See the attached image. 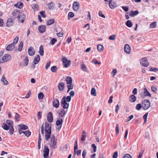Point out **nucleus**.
I'll use <instances>...</instances> for the list:
<instances>
[{"mask_svg": "<svg viewBox=\"0 0 158 158\" xmlns=\"http://www.w3.org/2000/svg\"><path fill=\"white\" fill-rule=\"evenodd\" d=\"M143 152H144V151L143 150H142V151H141L139 152V155L138 156V158H141L142 156L143 155Z\"/></svg>", "mask_w": 158, "mask_h": 158, "instance_id": "nucleus-63", "label": "nucleus"}, {"mask_svg": "<svg viewBox=\"0 0 158 158\" xmlns=\"http://www.w3.org/2000/svg\"><path fill=\"white\" fill-rule=\"evenodd\" d=\"M67 87L68 88L67 93H68L70 90L72 89H73V85L72 83L70 84H68L67 85Z\"/></svg>", "mask_w": 158, "mask_h": 158, "instance_id": "nucleus-31", "label": "nucleus"}, {"mask_svg": "<svg viewBox=\"0 0 158 158\" xmlns=\"http://www.w3.org/2000/svg\"><path fill=\"white\" fill-rule=\"evenodd\" d=\"M91 94L93 96H96L97 94L96 93V91L95 89L94 88H92L91 91Z\"/></svg>", "mask_w": 158, "mask_h": 158, "instance_id": "nucleus-40", "label": "nucleus"}, {"mask_svg": "<svg viewBox=\"0 0 158 158\" xmlns=\"http://www.w3.org/2000/svg\"><path fill=\"white\" fill-rule=\"evenodd\" d=\"M46 28L45 26L42 25L39 27L38 30L40 33H42L45 31Z\"/></svg>", "mask_w": 158, "mask_h": 158, "instance_id": "nucleus-16", "label": "nucleus"}, {"mask_svg": "<svg viewBox=\"0 0 158 158\" xmlns=\"http://www.w3.org/2000/svg\"><path fill=\"white\" fill-rule=\"evenodd\" d=\"M54 22V20L53 19H51L48 20L47 22V25L49 26L53 23Z\"/></svg>", "mask_w": 158, "mask_h": 158, "instance_id": "nucleus-38", "label": "nucleus"}, {"mask_svg": "<svg viewBox=\"0 0 158 158\" xmlns=\"http://www.w3.org/2000/svg\"><path fill=\"white\" fill-rule=\"evenodd\" d=\"M126 25L129 27H131L132 26V22L130 20H128L127 21Z\"/></svg>", "mask_w": 158, "mask_h": 158, "instance_id": "nucleus-41", "label": "nucleus"}, {"mask_svg": "<svg viewBox=\"0 0 158 158\" xmlns=\"http://www.w3.org/2000/svg\"><path fill=\"white\" fill-rule=\"evenodd\" d=\"M77 147H78L77 141V140H76L75 142V144H74V154L73 155V157H75V155L76 154V150L77 149Z\"/></svg>", "mask_w": 158, "mask_h": 158, "instance_id": "nucleus-28", "label": "nucleus"}, {"mask_svg": "<svg viewBox=\"0 0 158 158\" xmlns=\"http://www.w3.org/2000/svg\"><path fill=\"white\" fill-rule=\"evenodd\" d=\"M68 148V145L66 144H64L61 148L63 151H66Z\"/></svg>", "mask_w": 158, "mask_h": 158, "instance_id": "nucleus-47", "label": "nucleus"}, {"mask_svg": "<svg viewBox=\"0 0 158 158\" xmlns=\"http://www.w3.org/2000/svg\"><path fill=\"white\" fill-rule=\"evenodd\" d=\"M69 94V95H70V96L73 97L74 96L75 92L74 91H71L70 92Z\"/></svg>", "mask_w": 158, "mask_h": 158, "instance_id": "nucleus-64", "label": "nucleus"}, {"mask_svg": "<svg viewBox=\"0 0 158 158\" xmlns=\"http://www.w3.org/2000/svg\"><path fill=\"white\" fill-rule=\"evenodd\" d=\"M18 126L19 129L25 130L28 129L27 126L24 124H21L19 125H18Z\"/></svg>", "mask_w": 158, "mask_h": 158, "instance_id": "nucleus-24", "label": "nucleus"}, {"mask_svg": "<svg viewBox=\"0 0 158 158\" xmlns=\"http://www.w3.org/2000/svg\"><path fill=\"white\" fill-rule=\"evenodd\" d=\"M40 60V56L39 55H37L35 56L34 60V63L36 64H38Z\"/></svg>", "mask_w": 158, "mask_h": 158, "instance_id": "nucleus-21", "label": "nucleus"}, {"mask_svg": "<svg viewBox=\"0 0 158 158\" xmlns=\"http://www.w3.org/2000/svg\"><path fill=\"white\" fill-rule=\"evenodd\" d=\"M2 127L4 129L6 130H7L10 128L7 125V124L5 123H3Z\"/></svg>", "mask_w": 158, "mask_h": 158, "instance_id": "nucleus-36", "label": "nucleus"}, {"mask_svg": "<svg viewBox=\"0 0 158 158\" xmlns=\"http://www.w3.org/2000/svg\"><path fill=\"white\" fill-rule=\"evenodd\" d=\"M116 35H110L109 37V39L111 40H114L116 39Z\"/></svg>", "mask_w": 158, "mask_h": 158, "instance_id": "nucleus-51", "label": "nucleus"}, {"mask_svg": "<svg viewBox=\"0 0 158 158\" xmlns=\"http://www.w3.org/2000/svg\"><path fill=\"white\" fill-rule=\"evenodd\" d=\"M71 100V97L70 96H68L67 97L65 96L62 99L60 105L64 109H67L69 107V103L66 102V101L68 102H69Z\"/></svg>", "mask_w": 158, "mask_h": 158, "instance_id": "nucleus-1", "label": "nucleus"}, {"mask_svg": "<svg viewBox=\"0 0 158 158\" xmlns=\"http://www.w3.org/2000/svg\"><path fill=\"white\" fill-rule=\"evenodd\" d=\"M136 99V97L134 94L131 95L129 98V100L132 102H135V101Z\"/></svg>", "mask_w": 158, "mask_h": 158, "instance_id": "nucleus-23", "label": "nucleus"}, {"mask_svg": "<svg viewBox=\"0 0 158 158\" xmlns=\"http://www.w3.org/2000/svg\"><path fill=\"white\" fill-rule=\"evenodd\" d=\"M14 131V129L13 126L10 127L9 133L11 135L13 134Z\"/></svg>", "mask_w": 158, "mask_h": 158, "instance_id": "nucleus-53", "label": "nucleus"}, {"mask_svg": "<svg viewBox=\"0 0 158 158\" xmlns=\"http://www.w3.org/2000/svg\"><path fill=\"white\" fill-rule=\"evenodd\" d=\"M23 42H21L19 45L18 50L19 51H21L22 50L23 47Z\"/></svg>", "mask_w": 158, "mask_h": 158, "instance_id": "nucleus-44", "label": "nucleus"}, {"mask_svg": "<svg viewBox=\"0 0 158 158\" xmlns=\"http://www.w3.org/2000/svg\"><path fill=\"white\" fill-rule=\"evenodd\" d=\"M44 158H48L49 153V149L47 147H45L43 151Z\"/></svg>", "mask_w": 158, "mask_h": 158, "instance_id": "nucleus-10", "label": "nucleus"}, {"mask_svg": "<svg viewBox=\"0 0 158 158\" xmlns=\"http://www.w3.org/2000/svg\"><path fill=\"white\" fill-rule=\"evenodd\" d=\"M45 139L48 140L50 137L51 133V124L48 122L45 123Z\"/></svg>", "mask_w": 158, "mask_h": 158, "instance_id": "nucleus-2", "label": "nucleus"}, {"mask_svg": "<svg viewBox=\"0 0 158 158\" xmlns=\"http://www.w3.org/2000/svg\"><path fill=\"white\" fill-rule=\"evenodd\" d=\"M143 94L146 96H151V94L148 92V89L146 88H145L144 89Z\"/></svg>", "mask_w": 158, "mask_h": 158, "instance_id": "nucleus-30", "label": "nucleus"}, {"mask_svg": "<svg viewBox=\"0 0 158 158\" xmlns=\"http://www.w3.org/2000/svg\"><path fill=\"white\" fill-rule=\"evenodd\" d=\"M98 50L99 52H102L103 50V47L101 44H98L97 47Z\"/></svg>", "mask_w": 158, "mask_h": 158, "instance_id": "nucleus-32", "label": "nucleus"}, {"mask_svg": "<svg viewBox=\"0 0 158 158\" xmlns=\"http://www.w3.org/2000/svg\"><path fill=\"white\" fill-rule=\"evenodd\" d=\"M67 111V110H65L63 109H61L60 112L59 113V114L60 115L61 117H63L64 116L65 114H66Z\"/></svg>", "mask_w": 158, "mask_h": 158, "instance_id": "nucleus-17", "label": "nucleus"}, {"mask_svg": "<svg viewBox=\"0 0 158 158\" xmlns=\"http://www.w3.org/2000/svg\"><path fill=\"white\" fill-rule=\"evenodd\" d=\"M109 7L111 9H114L117 6L116 3L114 2L112 0H110L109 2Z\"/></svg>", "mask_w": 158, "mask_h": 158, "instance_id": "nucleus-9", "label": "nucleus"}, {"mask_svg": "<svg viewBox=\"0 0 158 158\" xmlns=\"http://www.w3.org/2000/svg\"><path fill=\"white\" fill-rule=\"evenodd\" d=\"M63 122V120L60 118H58L57 120H56V125L57 126H60L59 128H58V129L59 130L62 127V125Z\"/></svg>", "mask_w": 158, "mask_h": 158, "instance_id": "nucleus-12", "label": "nucleus"}, {"mask_svg": "<svg viewBox=\"0 0 158 158\" xmlns=\"http://www.w3.org/2000/svg\"><path fill=\"white\" fill-rule=\"evenodd\" d=\"M86 133L85 131H83L82 132V135H81V140L82 141H84L85 138H86Z\"/></svg>", "mask_w": 158, "mask_h": 158, "instance_id": "nucleus-35", "label": "nucleus"}, {"mask_svg": "<svg viewBox=\"0 0 158 158\" xmlns=\"http://www.w3.org/2000/svg\"><path fill=\"white\" fill-rule=\"evenodd\" d=\"M65 81L67 82V84H70L72 83V78L70 77H68L65 79Z\"/></svg>", "mask_w": 158, "mask_h": 158, "instance_id": "nucleus-29", "label": "nucleus"}, {"mask_svg": "<svg viewBox=\"0 0 158 158\" xmlns=\"http://www.w3.org/2000/svg\"><path fill=\"white\" fill-rule=\"evenodd\" d=\"M19 37L17 36L14 39V41L12 43V44H13L14 45H15V44H16L19 40Z\"/></svg>", "mask_w": 158, "mask_h": 158, "instance_id": "nucleus-49", "label": "nucleus"}, {"mask_svg": "<svg viewBox=\"0 0 158 158\" xmlns=\"http://www.w3.org/2000/svg\"><path fill=\"white\" fill-rule=\"evenodd\" d=\"M156 22H154L151 23L150 25V28H155L156 26Z\"/></svg>", "mask_w": 158, "mask_h": 158, "instance_id": "nucleus-42", "label": "nucleus"}, {"mask_svg": "<svg viewBox=\"0 0 158 158\" xmlns=\"http://www.w3.org/2000/svg\"><path fill=\"white\" fill-rule=\"evenodd\" d=\"M62 61L66 68L68 67L71 64V61L67 59L65 57L62 58Z\"/></svg>", "mask_w": 158, "mask_h": 158, "instance_id": "nucleus-4", "label": "nucleus"}, {"mask_svg": "<svg viewBox=\"0 0 158 158\" xmlns=\"http://www.w3.org/2000/svg\"><path fill=\"white\" fill-rule=\"evenodd\" d=\"M65 85L64 83L60 82L59 83L58 85V89L60 91H62L64 89Z\"/></svg>", "mask_w": 158, "mask_h": 158, "instance_id": "nucleus-20", "label": "nucleus"}, {"mask_svg": "<svg viewBox=\"0 0 158 158\" xmlns=\"http://www.w3.org/2000/svg\"><path fill=\"white\" fill-rule=\"evenodd\" d=\"M73 8L74 11H77L80 8V4L77 1H75L74 2L73 4Z\"/></svg>", "mask_w": 158, "mask_h": 158, "instance_id": "nucleus-7", "label": "nucleus"}, {"mask_svg": "<svg viewBox=\"0 0 158 158\" xmlns=\"http://www.w3.org/2000/svg\"><path fill=\"white\" fill-rule=\"evenodd\" d=\"M52 105L54 107L58 108L59 106V102L57 98H54L52 101Z\"/></svg>", "mask_w": 158, "mask_h": 158, "instance_id": "nucleus-8", "label": "nucleus"}, {"mask_svg": "<svg viewBox=\"0 0 158 158\" xmlns=\"http://www.w3.org/2000/svg\"><path fill=\"white\" fill-rule=\"evenodd\" d=\"M150 71L156 72L158 71V68H156L151 67L149 69Z\"/></svg>", "mask_w": 158, "mask_h": 158, "instance_id": "nucleus-52", "label": "nucleus"}, {"mask_svg": "<svg viewBox=\"0 0 158 158\" xmlns=\"http://www.w3.org/2000/svg\"><path fill=\"white\" fill-rule=\"evenodd\" d=\"M24 61V65L25 66H26L28 64V59L27 57L26 56L25 57Z\"/></svg>", "mask_w": 158, "mask_h": 158, "instance_id": "nucleus-48", "label": "nucleus"}, {"mask_svg": "<svg viewBox=\"0 0 158 158\" xmlns=\"http://www.w3.org/2000/svg\"><path fill=\"white\" fill-rule=\"evenodd\" d=\"M20 14L19 10H14L12 13V17L14 19L18 18Z\"/></svg>", "mask_w": 158, "mask_h": 158, "instance_id": "nucleus-11", "label": "nucleus"}, {"mask_svg": "<svg viewBox=\"0 0 158 158\" xmlns=\"http://www.w3.org/2000/svg\"><path fill=\"white\" fill-rule=\"evenodd\" d=\"M15 118L16 120L19 121V114L17 113H15Z\"/></svg>", "mask_w": 158, "mask_h": 158, "instance_id": "nucleus-58", "label": "nucleus"}, {"mask_svg": "<svg viewBox=\"0 0 158 158\" xmlns=\"http://www.w3.org/2000/svg\"><path fill=\"white\" fill-rule=\"evenodd\" d=\"M142 106L144 110L148 109L150 106V102L148 100L145 99L142 103Z\"/></svg>", "mask_w": 158, "mask_h": 158, "instance_id": "nucleus-3", "label": "nucleus"}, {"mask_svg": "<svg viewBox=\"0 0 158 158\" xmlns=\"http://www.w3.org/2000/svg\"><path fill=\"white\" fill-rule=\"evenodd\" d=\"M56 141L55 142H51L50 147L54 149L56 148Z\"/></svg>", "mask_w": 158, "mask_h": 158, "instance_id": "nucleus-27", "label": "nucleus"}, {"mask_svg": "<svg viewBox=\"0 0 158 158\" xmlns=\"http://www.w3.org/2000/svg\"><path fill=\"white\" fill-rule=\"evenodd\" d=\"M56 67L55 66H53L51 68V71L53 72H55L56 70Z\"/></svg>", "mask_w": 158, "mask_h": 158, "instance_id": "nucleus-54", "label": "nucleus"}, {"mask_svg": "<svg viewBox=\"0 0 158 158\" xmlns=\"http://www.w3.org/2000/svg\"><path fill=\"white\" fill-rule=\"evenodd\" d=\"M24 134L26 136L28 137L31 134V132L30 131H27L24 132Z\"/></svg>", "mask_w": 158, "mask_h": 158, "instance_id": "nucleus-50", "label": "nucleus"}, {"mask_svg": "<svg viewBox=\"0 0 158 158\" xmlns=\"http://www.w3.org/2000/svg\"><path fill=\"white\" fill-rule=\"evenodd\" d=\"M15 47V45L12 43L9 45L6 48V50L7 51H11Z\"/></svg>", "mask_w": 158, "mask_h": 158, "instance_id": "nucleus-22", "label": "nucleus"}, {"mask_svg": "<svg viewBox=\"0 0 158 158\" xmlns=\"http://www.w3.org/2000/svg\"><path fill=\"white\" fill-rule=\"evenodd\" d=\"M15 6L21 9L23 7V4L22 3H18L15 4Z\"/></svg>", "mask_w": 158, "mask_h": 158, "instance_id": "nucleus-39", "label": "nucleus"}, {"mask_svg": "<svg viewBox=\"0 0 158 158\" xmlns=\"http://www.w3.org/2000/svg\"><path fill=\"white\" fill-rule=\"evenodd\" d=\"M35 50L32 47H30L28 49V53L30 56H33L35 53Z\"/></svg>", "mask_w": 158, "mask_h": 158, "instance_id": "nucleus-13", "label": "nucleus"}, {"mask_svg": "<svg viewBox=\"0 0 158 158\" xmlns=\"http://www.w3.org/2000/svg\"><path fill=\"white\" fill-rule=\"evenodd\" d=\"M142 107L141 106V105L140 104H137L136 106V109L138 110H139L142 108Z\"/></svg>", "mask_w": 158, "mask_h": 158, "instance_id": "nucleus-59", "label": "nucleus"}, {"mask_svg": "<svg viewBox=\"0 0 158 158\" xmlns=\"http://www.w3.org/2000/svg\"><path fill=\"white\" fill-rule=\"evenodd\" d=\"M124 50L126 52L129 54L131 52V48L128 44H126L124 47Z\"/></svg>", "mask_w": 158, "mask_h": 158, "instance_id": "nucleus-14", "label": "nucleus"}, {"mask_svg": "<svg viewBox=\"0 0 158 158\" xmlns=\"http://www.w3.org/2000/svg\"><path fill=\"white\" fill-rule=\"evenodd\" d=\"M81 69L85 72L87 71V68L85 65L83 63L81 65Z\"/></svg>", "mask_w": 158, "mask_h": 158, "instance_id": "nucleus-43", "label": "nucleus"}, {"mask_svg": "<svg viewBox=\"0 0 158 158\" xmlns=\"http://www.w3.org/2000/svg\"><path fill=\"white\" fill-rule=\"evenodd\" d=\"M64 33L63 32H61L59 33H58L56 34L59 37H62L63 36Z\"/></svg>", "mask_w": 158, "mask_h": 158, "instance_id": "nucleus-61", "label": "nucleus"}, {"mask_svg": "<svg viewBox=\"0 0 158 158\" xmlns=\"http://www.w3.org/2000/svg\"><path fill=\"white\" fill-rule=\"evenodd\" d=\"M25 16L23 13H21L19 15V16L18 17L19 20L22 23H23L24 21Z\"/></svg>", "mask_w": 158, "mask_h": 158, "instance_id": "nucleus-15", "label": "nucleus"}, {"mask_svg": "<svg viewBox=\"0 0 158 158\" xmlns=\"http://www.w3.org/2000/svg\"><path fill=\"white\" fill-rule=\"evenodd\" d=\"M55 6L54 4L52 2H51L48 3L47 5V8L49 10L53 9Z\"/></svg>", "mask_w": 158, "mask_h": 158, "instance_id": "nucleus-26", "label": "nucleus"}, {"mask_svg": "<svg viewBox=\"0 0 158 158\" xmlns=\"http://www.w3.org/2000/svg\"><path fill=\"white\" fill-rule=\"evenodd\" d=\"M53 119L52 113L51 112H49L47 116V120L49 123H51Z\"/></svg>", "mask_w": 158, "mask_h": 158, "instance_id": "nucleus-18", "label": "nucleus"}, {"mask_svg": "<svg viewBox=\"0 0 158 158\" xmlns=\"http://www.w3.org/2000/svg\"><path fill=\"white\" fill-rule=\"evenodd\" d=\"M38 98L39 100L42 99H43L44 95L43 93L40 92L38 94Z\"/></svg>", "mask_w": 158, "mask_h": 158, "instance_id": "nucleus-46", "label": "nucleus"}, {"mask_svg": "<svg viewBox=\"0 0 158 158\" xmlns=\"http://www.w3.org/2000/svg\"><path fill=\"white\" fill-rule=\"evenodd\" d=\"M141 64L143 66L147 67L149 64L146 57L142 58L140 61Z\"/></svg>", "mask_w": 158, "mask_h": 158, "instance_id": "nucleus-5", "label": "nucleus"}, {"mask_svg": "<svg viewBox=\"0 0 158 158\" xmlns=\"http://www.w3.org/2000/svg\"><path fill=\"white\" fill-rule=\"evenodd\" d=\"M56 41L57 40L55 38H53L51 40L50 43L52 45H53Z\"/></svg>", "mask_w": 158, "mask_h": 158, "instance_id": "nucleus-55", "label": "nucleus"}, {"mask_svg": "<svg viewBox=\"0 0 158 158\" xmlns=\"http://www.w3.org/2000/svg\"><path fill=\"white\" fill-rule=\"evenodd\" d=\"M13 24V22L12 19L11 18L9 19L6 22V26L8 27H10Z\"/></svg>", "mask_w": 158, "mask_h": 158, "instance_id": "nucleus-19", "label": "nucleus"}, {"mask_svg": "<svg viewBox=\"0 0 158 158\" xmlns=\"http://www.w3.org/2000/svg\"><path fill=\"white\" fill-rule=\"evenodd\" d=\"M122 8L125 12H127L128 10L129 9L127 6H123L122 7Z\"/></svg>", "mask_w": 158, "mask_h": 158, "instance_id": "nucleus-62", "label": "nucleus"}, {"mask_svg": "<svg viewBox=\"0 0 158 158\" xmlns=\"http://www.w3.org/2000/svg\"><path fill=\"white\" fill-rule=\"evenodd\" d=\"M74 15V14L73 13L71 12H69L68 15V19L69 20L70 18L73 17Z\"/></svg>", "mask_w": 158, "mask_h": 158, "instance_id": "nucleus-45", "label": "nucleus"}, {"mask_svg": "<svg viewBox=\"0 0 158 158\" xmlns=\"http://www.w3.org/2000/svg\"><path fill=\"white\" fill-rule=\"evenodd\" d=\"M1 81H2L4 85H7L8 84V81L6 80V78L4 75L3 76L1 79Z\"/></svg>", "mask_w": 158, "mask_h": 158, "instance_id": "nucleus-37", "label": "nucleus"}, {"mask_svg": "<svg viewBox=\"0 0 158 158\" xmlns=\"http://www.w3.org/2000/svg\"><path fill=\"white\" fill-rule=\"evenodd\" d=\"M139 14V11L138 10L135 11H131L130 12L129 15L131 16L134 17Z\"/></svg>", "mask_w": 158, "mask_h": 158, "instance_id": "nucleus-25", "label": "nucleus"}, {"mask_svg": "<svg viewBox=\"0 0 158 158\" xmlns=\"http://www.w3.org/2000/svg\"><path fill=\"white\" fill-rule=\"evenodd\" d=\"M10 55L8 54H6L2 57V62H5L8 61L11 59Z\"/></svg>", "mask_w": 158, "mask_h": 158, "instance_id": "nucleus-6", "label": "nucleus"}, {"mask_svg": "<svg viewBox=\"0 0 158 158\" xmlns=\"http://www.w3.org/2000/svg\"><path fill=\"white\" fill-rule=\"evenodd\" d=\"M123 158H132L131 156L128 154H125L123 156Z\"/></svg>", "mask_w": 158, "mask_h": 158, "instance_id": "nucleus-60", "label": "nucleus"}, {"mask_svg": "<svg viewBox=\"0 0 158 158\" xmlns=\"http://www.w3.org/2000/svg\"><path fill=\"white\" fill-rule=\"evenodd\" d=\"M6 124L10 127L13 126V122L10 120H7L6 121Z\"/></svg>", "mask_w": 158, "mask_h": 158, "instance_id": "nucleus-33", "label": "nucleus"}, {"mask_svg": "<svg viewBox=\"0 0 158 158\" xmlns=\"http://www.w3.org/2000/svg\"><path fill=\"white\" fill-rule=\"evenodd\" d=\"M39 52L41 56H42L44 55V51L43 47L42 45H41L40 47V50Z\"/></svg>", "mask_w": 158, "mask_h": 158, "instance_id": "nucleus-34", "label": "nucleus"}, {"mask_svg": "<svg viewBox=\"0 0 158 158\" xmlns=\"http://www.w3.org/2000/svg\"><path fill=\"white\" fill-rule=\"evenodd\" d=\"M115 130L116 134L117 135H118L119 133V125L118 124H117Z\"/></svg>", "mask_w": 158, "mask_h": 158, "instance_id": "nucleus-56", "label": "nucleus"}, {"mask_svg": "<svg viewBox=\"0 0 158 158\" xmlns=\"http://www.w3.org/2000/svg\"><path fill=\"white\" fill-rule=\"evenodd\" d=\"M92 147L93 148L94 150L93 152H95L96 151V149H97V147L93 143L92 145Z\"/></svg>", "mask_w": 158, "mask_h": 158, "instance_id": "nucleus-57", "label": "nucleus"}]
</instances>
